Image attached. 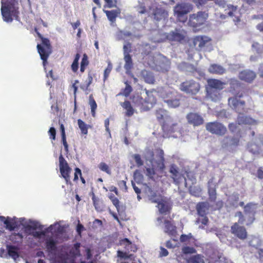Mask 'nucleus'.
Instances as JSON below:
<instances>
[{
	"label": "nucleus",
	"mask_w": 263,
	"mask_h": 263,
	"mask_svg": "<svg viewBox=\"0 0 263 263\" xmlns=\"http://www.w3.org/2000/svg\"><path fill=\"white\" fill-rule=\"evenodd\" d=\"M149 153L152 157L150 160L152 168H146V175L151 179H154L156 175L158 177H162L165 168L163 151L157 148L155 149V153Z\"/></svg>",
	"instance_id": "nucleus-1"
},
{
	"label": "nucleus",
	"mask_w": 263,
	"mask_h": 263,
	"mask_svg": "<svg viewBox=\"0 0 263 263\" xmlns=\"http://www.w3.org/2000/svg\"><path fill=\"white\" fill-rule=\"evenodd\" d=\"M156 118L161 126L163 131V137L168 138L177 131L178 126L177 123H174L172 118L170 116L167 110L159 108L155 112Z\"/></svg>",
	"instance_id": "nucleus-2"
},
{
	"label": "nucleus",
	"mask_w": 263,
	"mask_h": 263,
	"mask_svg": "<svg viewBox=\"0 0 263 263\" xmlns=\"http://www.w3.org/2000/svg\"><path fill=\"white\" fill-rule=\"evenodd\" d=\"M17 0H2L1 13L4 21L9 23L13 21L12 16L18 17L19 12Z\"/></svg>",
	"instance_id": "nucleus-3"
},
{
	"label": "nucleus",
	"mask_w": 263,
	"mask_h": 263,
	"mask_svg": "<svg viewBox=\"0 0 263 263\" xmlns=\"http://www.w3.org/2000/svg\"><path fill=\"white\" fill-rule=\"evenodd\" d=\"M207 83L206 91L208 96L212 100L219 99L220 93L218 90H222L226 83L215 79H209L207 80Z\"/></svg>",
	"instance_id": "nucleus-4"
},
{
	"label": "nucleus",
	"mask_w": 263,
	"mask_h": 263,
	"mask_svg": "<svg viewBox=\"0 0 263 263\" xmlns=\"http://www.w3.org/2000/svg\"><path fill=\"white\" fill-rule=\"evenodd\" d=\"M39 37L41 40L42 45L37 44V49L41 59L45 66L47 63V59L52 51V47L48 39L44 37L41 33L37 32Z\"/></svg>",
	"instance_id": "nucleus-5"
},
{
	"label": "nucleus",
	"mask_w": 263,
	"mask_h": 263,
	"mask_svg": "<svg viewBox=\"0 0 263 263\" xmlns=\"http://www.w3.org/2000/svg\"><path fill=\"white\" fill-rule=\"evenodd\" d=\"M193 9V6L188 3H178L174 8V15L180 22H184L187 19L186 15Z\"/></svg>",
	"instance_id": "nucleus-6"
},
{
	"label": "nucleus",
	"mask_w": 263,
	"mask_h": 263,
	"mask_svg": "<svg viewBox=\"0 0 263 263\" xmlns=\"http://www.w3.org/2000/svg\"><path fill=\"white\" fill-rule=\"evenodd\" d=\"M243 97V93L238 91L233 97L228 99V104L230 107L236 112L240 114L241 112H247L245 109L246 102L240 100V98Z\"/></svg>",
	"instance_id": "nucleus-7"
},
{
	"label": "nucleus",
	"mask_w": 263,
	"mask_h": 263,
	"mask_svg": "<svg viewBox=\"0 0 263 263\" xmlns=\"http://www.w3.org/2000/svg\"><path fill=\"white\" fill-rule=\"evenodd\" d=\"M179 89L186 94L196 95L200 91V85L194 80H187L180 84Z\"/></svg>",
	"instance_id": "nucleus-8"
},
{
	"label": "nucleus",
	"mask_w": 263,
	"mask_h": 263,
	"mask_svg": "<svg viewBox=\"0 0 263 263\" xmlns=\"http://www.w3.org/2000/svg\"><path fill=\"white\" fill-rule=\"evenodd\" d=\"M152 96L153 98L152 100L150 99L147 100L146 98L143 99L141 94L136 93L132 96L131 100L135 106L139 107L141 110L145 111L148 109L147 104H153L156 102V98L153 95Z\"/></svg>",
	"instance_id": "nucleus-9"
},
{
	"label": "nucleus",
	"mask_w": 263,
	"mask_h": 263,
	"mask_svg": "<svg viewBox=\"0 0 263 263\" xmlns=\"http://www.w3.org/2000/svg\"><path fill=\"white\" fill-rule=\"evenodd\" d=\"M208 16V13L202 11L190 14L188 24L193 28H197L203 25L206 22Z\"/></svg>",
	"instance_id": "nucleus-10"
},
{
	"label": "nucleus",
	"mask_w": 263,
	"mask_h": 263,
	"mask_svg": "<svg viewBox=\"0 0 263 263\" xmlns=\"http://www.w3.org/2000/svg\"><path fill=\"white\" fill-rule=\"evenodd\" d=\"M205 128L209 133L217 136H223L227 132L226 127L218 121L207 123L205 125Z\"/></svg>",
	"instance_id": "nucleus-11"
},
{
	"label": "nucleus",
	"mask_w": 263,
	"mask_h": 263,
	"mask_svg": "<svg viewBox=\"0 0 263 263\" xmlns=\"http://www.w3.org/2000/svg\"><path fill=\"white\" fill-rule=\"evenodd\" d=\"M60 172L62 177L65 179L67 184H71L70 174L71 168L69 167L67 162L62 155L59 156Z\"/></svg>",
	"instance_id": "nucleus-12"
},
{
	"label": "nucleus",
	"mask_w": 263,
	"mask_h": 263,
	"mask_svg": "<svg viewBox=\"0 0 263 263\" xmlns=\"http://www.w3.org/2000/svg\"><path fill=\"white\" fill-rule=\"evenodd\" d=\"M231 232L237 238L240 240H245L247 238L248 233L243 226L238 224V223H234L231 227Z\"/></svg>",
	"instance_id": "nucleus-13"
},
{
	"label": "nucleus",
	"mask_w": 263,
	"mask_h": 263,
	"mask_svg": "<svg viewBox=\"0 0 263 263\" xmlns=\"http://www.w3.org/2000/svg\"><path fill=\"white\" fill-rule=\"evenodd\" d=\"M170 173L171 174V178L173 180V182L177 185H179L183 179L185 186H186L187 182L186 178L183 175L181 174L178 171V168L175 164L171 165L170 167Z\"/></svg>",
	"instance_id": "nucleus-14"
},
{
	"label": "nucleus",
	"mask_w": 263,
	"mask_h": 263,
	"mask_svg": "<svg viewBox=\"0 0 263 263\" xmlns=\"http://www.w3.org/2000/svg\"><path fill=\"white\" fill-rule=\"evenodd\" d=\"M149 11L152 10V15L154 19L157 21L165 20L168 17L167 12L161 7H155L154 6L149 7Z\"/></svg>",
	"instance_id": "nucleus-15"
},
{
	"label": "nucleus",
	"mask_w": 263,
	"mask_h": 263,
	"mask_svg": "<svg viewBox=\"0 0 263 263\" xmlns=\"http://www.w3.org/2000/svg\"><path fill=\"white\" fill-rule=\"evenodd\" d=\"M186 118L188 123L194 126L201 125L204 123L202 117L197 113L189 112L187 114Z\"/></svg>",
	"instance_id": "nucleus-16"
},
{
	"label": "nucleus",
	"mask_w": 263,
	"mask_h": 263,
	"mask_svg": "<svg viewBox=\"0 0 263 263\" xmlns=\"http://www.w3.org/2000/svg\"><path fill=\"white\" fill-rule=\"evenodd\" d=\"M0 220L3 221L6 225V229L9 231H13L18 228V222L15 220V217L13 218L7 217L6 218L3 216H0Z\"/></svg>",
	"instance_id": "nucleus-17"
},
{
	"label": "nucleus",
	"mask_w": 263,
	"mask_h": 263,
	"mask_svg": "<svg viewBox=\"0 0 263 263\" xmlns=\"http://www.w3.org/2000/svg\"><path fill=\"white\" fill-rule=\"evenodd\" d=\"M256 77L255 72L249 69H245L240 71L238 75V78L240 80L249 83L252 82Z\"/></svg>",
	"instance_id": "nucleus-18"
},
{
	"label": "nucleus",
	"mask_w": 263,
	"mask_h": 263,
	"mask_svg": "<svg viewBox=\"0 0 263 263\" xmlns=\"http://www.w3.org/2000/svg\"><path fill=\"white\" fill-rule=\"evenodd\" d=\"M166 37L171 41L181 42L184 40L185 35L182 31L176 29L174 31H171L168 33Z\"/></svg>",
	"instance_id": "nucleus-19"
},
{
	"label": "nucleus",
	"mask_w": 263,
	"mask_h": 263,
	"mask_svg": "<svg viewBox=\"0 0 263 263\" xmlns=\"http://www.w3.org/2000/svg\"><path fill=\"white\" fill-rule=\"evenodd\" d=\"M210 41L211 39L206 36L198 35L193 38V43L195 47L200 50Z\"/></svg>",
	"instance_id": "nucleus-20"
},
{
	"label": "nucleus",
	"mask_w": 263,
	"mask_h": 263,
	"mask_svg": "<svg viewBox=\"0 0 263 263\" xmlns=\"http://www.w3.org/2000/svg\"><path fill=\"white\" fill-rule=\"evenodd\" d=\"M237 123L239 125H254L256 124L257 121L251 117L243 115L241 112L237 118Z\"/></svg>",
	"instance_id": "nucleus-21"
},
{
	"label": "nucleus",
	"mask_w": 263,
	"mask_h": 263,
	"mask_svg": "<svg viewBox=\"0 0 263 263\" xmlns=\"http://www.w3.org/2000/svg\"><path fill=\"white\" fill-rule=\"evenodd\" d=\"M208 193L209 200L211 202H215L217 198L216 186L213 183V180L210 179L208 182Z\"/></svg>",
	"instance_id": "nucleus-22"
},
{
	"label": "nucleus",
	"mask_w": 263,
	"mask_h": 263,
	"mask_svg": "<svg viewBox=\"0 0 263 263\" xmlns=\"http://www.w3.org/2000/svg\"><path fill=\"white\" fill-rule=\"evenodd\" d=\"M164 232L171 236L175 237L177 235L176 227L168 220H165Z\"/></svg>",
	"instance_id": "nucleus-23"
},
{
	"label": "nucleus",
	"mask_w": 263,
	"mask_h": 263,
	"mask_svg": "<svg viewBox=\"0 0 263 263\" xmlns=\"http://www.w3.org/2000/svg\"><path fill=\"white\" fill-rule=\"evenodd\" d=\"M198 8L202 6L207 3L208 1H214L215 4L221 7H224L226 5V0H191Z\"/></svg>",
	"instance_id": "nucleus-24"
},
{
	"label": "nucleus",
	"mask_w": 263,
	"mask_h": 263,
	"mask_svg": "<svg viewBox=\"0 0 263 263\" xmlns=\"http://www.w3.org/2000/svg\"><path fill=\"white\" fill-rule=\"evenodd\" d=\"M229 138V136H226L222 141V146L223 147H227L229 146H237L239 144L240 137H233L230 139V143L228 142Z\"/></svg>",
	"instance_id": "nucleus-25"
},
{
	"label": "nucleus",
	"mask_w": 263,
	"mask_h": 263,
	"mask_svg": "<svg viewBox=\"0 0 263 263\" xmlns=\"http://www.w3.org/2000/svg\"><path fill=\"white\" fill-rule=\"evenodd\" d=\"M209 204L206 202H200L196 205V210L198 214L200 216L206 215L209 210Z\"/></svg>",
	"instance_id": "nucleus-26"
},
{
	"label": "nucleus",
	"mask_w": 263,
	"mask_h": 263,
	"mask_svg": "<svg viewBox=\"0 0 263 263\" xmlns=\"http://www.w3.org/2000/svg\"><path fill=\"white\" fill-rule=\"evenodd\" d=\"M118 245L124 246L125 249L127 250L136 252L137 250L136 246L132 244V242L126 238L121 239L119 240Z\"/></svg>",
	"instance_id": "nucleus-27"
},
{
	"label": "nucleus",
	"mask_w": 263,
	"mask_h": 263,
	"mask_svg": "<svg viewBox=\"0 0 263 263\" xmlns=\"http://www.w3.org/2000/svg\"><path fill=\"white\" fill-rule=\"evenodd\" d=\"M45 247L49 253H52L57 250V241L52 237L45 240Z\"/></svg>",
	"instance_id": "nucleus-28"
},
{
	"label": "nucleus",
	"mask_w": 263,
	"mask_h": 263,
	"mask_svg": "<svg viewBox=\"0 0 263 263\" xmlns=\"http://www.w3.org/2000/svg\"><path fill=\"white\" fill-rule=\"evenodd\" d=\"M228 82L230 85L229 91L234 96L238 92L237 89L240 87L241 84L235 78L229 79Z\"/></svg>",
	"instance_id": "nucleus-29"
},
{
	"label": "nucleus",
	"mask_w": 263,
	"mask_h": 263,
	"mask_svg": "<svg viewBox=\"0 0 263 263\" xmlns=\"http://www.w3.org/2000/svg\"><path fill=\"white\" fill-rule=\"evenodd\" d=\"M141 76L145 83L153 84L155 82V77L152 72L145 69L142 70Z\"/></svg>",
	"instance_id": "nucleus-30"
},
{
	"label": "nucleus",
	"mask_w": 263,
	"mask_h": 263,
	"mask_svg": "<svg viewBox=\"0 0 263 263\" xmlns=\"http://www.w3.org/2000/svg\"><path fill=\"white\" fill-rule=\"evenodd\" d=\"M244 213L245 215L251 214L255 215L257 212V204L250 202L244 206Z\"/></svg>",
	"instance_id": "nucleus-31"
},
{
	"label": "nucleus",
	"mask_w": 263,
	"mask_h": 263,
	"mask_svg": "<svg viewBox=\"0 0 263 263\" xmlns=\"http://www.w3.org/2000/svg\"><path fill=\"white\" fill-rule=\"evenodd\" d=\"M209 71L211 73L221 75L225 73L226 69L220 65L214 64L210 66Z\"/></svg>",
	"instance_id": "nucleus-32"
},
{
	"label": "nucleus",
	"mask_w": 263,
	"mask_h": 263,
	"mask_svg": "<svg viewBox=\"0 0 263 263\" xmlns=\"http://www.w3.org/2000/svg\"><path fill=\"white\" fill-rule=\"evenodd\" d=\"M9 239L13 243L19 245L23 242V235L22 233H13L10 235Z\"/></svg>",
	"instance_id": "nucleus-33"
},
{
	"label": "nucleus",
	"mask_w": 263,
	"mask_h": 263,
	"mask_svg": "<svg viewBox=\"0 0 263 263\" xmlns=\"http://www.w3.org/2000/svg\"><path fill=\"white\" fill-rule=\"evenodd\" d=\"M104 12L105 13L109 21L111 23H115L117 17L120 14V11L119 9L105 10Z\"/></svg>",
	"instance_id": "nucleus-34"
},
{
	"label": "nucleus",
	"mask_w": 263,
	"mask_h": 263,
	"mask_svg": "<svg viewBox=\"0 0 263 263\" xmlns=\"http://www.w3.org/2000/svg\"><path fill=\"white\" fill-rule=\"evenodd\" d=\"M247 148L250 153L253 154H258L261 152L260 145L254 142H249L247 144Z\"/></svg>",
	"instance_id": "nucleus-35"
},
{
	"label": "nucleus",
	"mask_w": 263,
	"mask_h": 263,
	"mask_svg": "<svg viewBox=\"0 0 263 263\" xmlns=\"http://www.w3.org/2000/svg\"><path fill=\"white\" fill-rule=\"evenodd\" d=\"M121 106L126 110L125 116L127 117H131L134 114V109L128 101H125L121 104Z\"/></svg>",
	"instance_id": "nucleus-36"
},
{
	"label": "nucleus",
	"mask_w": 263,
	"mask_h": 263,
	"mask_svg": "<svg viewBox=\"0 0 263 263\" xmlns=\"http://www.w3.org/2000/svg\"><path fill=\"white\" fill-rule=\"evenodd\" d=\"M124 59L125 61L124 68L127 72L130 71L133 67V63L131 55L127 53L124 55Z\"/></svg>",
	"instance_id": "nucleus-37"
},
{
	"label": "nucleus",
	"mask_w": 263,
	"mask_h": 263,
	"mask_svg": "<svg viewBox=\"0 0 263 263\" xmlns=\"http://www.w3.org/2000/svg\"><path fill=\"white\" fill-rule=\"evenodd\" d=\"M7 249L8 255L14 259H16L18 257L17 250L18 248L14 246L7 245Z\"/></svg>",
	"instance_id": "nucleus-38"
},
{
	"label": "nucleus",
	"mask_w": 263,
	"mask_h": 263,
	"mask_svg": "<svg viewBox=\"0 0 263 263\" xmlns=\"http://www.w3.org/2000/svg\"><path fill=\"white\" fill-rule=\"evenodd\" d=\"M89 105L90 106L91 113L93 117L96 116V110L97 108V104L95 100L93 95L91 94L89 96Z\"/></svg>",
	"instance_id": "nucleus-39"
},
{
	"label": "nucleus",
	"mask_w": 263,
	"mask_h": 263,
	"mask_svg": "<svg viewBox=\"0 0 263 263\" xmlns=\"http://www.w3.org/2000/svg\"><path fill=\"white\" fill-rule=\"evenodd\" d=\"M189 191L191 195L195 197H199L201 195L202 190L199 186H190Z\"/></svg>",
	"instance_id": "nucleus-40"
},
{
	"label": "nucleus",
	"mask_w": 263,
	"mask_h": 263,
	"mask_svg": "<svg viewBox=\"0 0 263 263\" xmlns=\"http://www.w3.org/2000/svg\"><path fill=\"white\" fill-rule=\"evenodd\" d=\"M153 202H157V201L154 200ZM157 206L159 209L160 213L161 214L166 213L167 212H168L170 210L168 205L166 203L163 202H158Z\"/></svg>",
	"instance_id": "nucleus-41"
},
{
	"label": "nucleus",
	"mask_w": 263,
	"mask_h": 263,
	"mask_svg": "<svg viewBox=\"0 0 263 263\" xmlns=\"http://www.w3.org/2000/svg\"><path fill=\"white\" fill-rule=\"evenodd\" d=\"M203 257L200 254L191 256L187 260V263H204Z\"/></svg>",
	"instance_id": "nucleus-42"
},
{
	"label": "nucleus",
	"mask_w": 263,
	"mask_h": 263,
	"mask_svg": "<svg viewBox=\"0 0 263 263\" xmlns=\"http://www.w3.org/2000/svg\"><path fill=\"white\" fill-rule=\"evenodd\" d=\"M52 227L53 226L51 225L45 231H35L33 232L32 233H30V234H31L34 238H40L42 236H45L46 232H51Z\"/></svg>",
	"instance_id": "nucleus-43"
},
{
	"label": "nucleus",
	"mask_w": 263,
	"mask_h": 263,
	"mask_svg": "<svg viewBox=\"0 0 263 263\" xmlns=\"http://www.w3.org/2000/svg\"><path fill=\"white\" fill-rule=\"evenodd\" d=\"M78 124L79 127L80 128L81 133L83 135H87L88 133V128L89 126L86 124L81 119L78 120Z\"/></svg>",
	"instance_id": "nucleus-44"
},
{
	"label": "nucleus",
	"mask_w": 263,
	"mask_h": 263,
	"mask_svg": "<svg viewBox=\"0 0 263 263\" xmlns=\"http://www.w3.org/2000/svg\"><path fill=\"white\" fill-rule=\"evenodd\" d=\"M125 84L126 85L125 87L122 90V92L119 93L118 95H122L127 97L132 91L133 88L132 86L128 83L127 81L125 82Z\"/></svg>",
	"instance_id": "nucleus-45"
},
{
	"label": "nucleus",
	"mask_w": 263,
	"mask_h": 263,
	"mask_svg": "<svg viewBox=\"0 0 263 263\" xmlns=\"http://www.w3.org/2000/svg\"><path fill=\"white\" fill-rule=\"evenodd\" d=\"M164 102L170 107L176 108L180 105V100L176 98L165 100Z\"/></svg>",
	"instance_id": "nucleus-46"
},
{
	"label": "nucleus",
	"mask_w": 263,
	"mask_h": 263,
	"mask_svg": "<svg viewBox=\"0 0 263 263\" xmlns=\"http://www.w3.org/2000/svg\"><path fill=\"white\" fill-rule=\"evenodd\" d=\"M88 64L89 61L88 60V57L86 53H84L83 55L82 59L81 62L80 71L81 72H84Z\"/></svg>",
	"instance_id": "nucleus-47"
},
{
	"label": "nucleus",
	"mask_w": 263,
	"mask_h": 263,
	"mask_svg": "<svg viewBox=\"0 0 263 263\" xmlns=\"http://www.w3.org/2000/svg\"><path fill=\"white\" fill-rule=\"evenodd\" d=\"M79 176H80V179L82 183L85 184L86 183V181L85 179L82 176L81 170L78 167H76L74 169V174L73 178L74 181H77L78 180Z\"/></svg>",
	"instance_id": "nucleus-48"
},
{
	"label": "nucleus",
	"mask_w": 263,
	"mask_h": 263,
	"mask_svg": "<svg viewBox=\"0 0 263 263\" xmlns=\"http://www.w3.org/2000/svg\"><path fill=\"white\" fill-rule=\"evenodd\" d=\"M80 58V54L77 53L74 57V60L71 64V69L74 72H76L79 68V60Z\"/></svg>",
	"instance_id": "nucleus-49"
},
{
	"label": "nucleus",
	"mask_w": 263,
	"mask_h": 263,
	"mask_svg": "<svg viewBox=\"0 0 263 263\" xmlns=\"http://www.w3.org/2000/svg\"><path fill=\"white\" fill-rule=\"evenodd\" d=\"M98 167L101 171L105 172L108 175H110L111 174V172L109 166L105 162H101L98 165Z\"/></svg>",
	"instance_id": "nucleus-50"
},
{
	"label": "nucleus",
	"mask_w": 263,
	"mask_h": 263,
	"mask_svg": "<svg viewBox=\"0 0 263 263\" xmlns=\"http://www.w3.org/2000/svg\"><path fill=\"white\" fill-rule=\"evenodd\" d=\"M182 252L185 255L194 254L196 253V250L193 247L185 246L182 248Z\"/></svg>",
	"instance_id": "nucleus-51"
},
{
	"label": "nucleus",
	"mask_w": 263,
	"mask_h": 263,
	"mask_svg": "<svg viewBox=\"0 0 263 263\" xmlns=\"http://www.w3.org/2000/svg\"><path fill=\"white\" fill-rule=\"evenodd\" d=\"M235 217H238V222L236 223H238V224H242L246 222V217L243 215L241 211H238L235 213Z\"/></svg>",
	"instance_id": "nucleus-52"
},
{
	"label": "nucleus",
	"mask_w": 263,
	"mask_h": 263,
	"mask_svg": "<svg viewBox=\"0 0 263 263\" xmlns=\"http://www.w3.org/2000/svg\"><path fill=\"white\" fill-rule=\"evenodd\" d=\"M112 69V65L110 62H108L107 67L104 70V81H106L108 77H109V75Z\"/></svg>",
	"instance_id": "nucleus-53"
},
{
	"label": "nucleus",
	"mask_w": 263,
	"mask_h": 263,
	"mask_svg": "<svg viewBox=\"0 0 263 263\" xmlns=\"http://www.w3.org/2000/svg\"><path fill=\"white\" fill-rule=\"evenodd\" d=\"M92 200L93 202V205L95 207V209L97 211L100 210V200L99 198L95 196V194L93 192H92Z\"/></svg>",
	"instance_id": "nucleus-54"
},
{
	"label": "nucleus",
	"mask_w": 263,
	"mask_h": 263,
	"mask_svg": "<svg viewBox=\"0 0 263 263\" xmlns=\"http://www.w3.org/2000/svg\"><path fill=\"white\" fill-rule=\"evenodd\" d=\"M133 158L138 167L141 166L143 165V161L141 159V156L139 154L134 155Z\"/></svg>",
	"instance_id": "nucleus-55"
},
{
	"label": "nucleus",
	"mask_w": 263,
	"mask_h": 263,
	"mask_svg": "<svg viewBox=\"0 0 263 263\" xmlns=\"http://www.w3.org/2000/svg\"><path fill=\"white\" fill-rule=\"evenodd\" d=\"M255 215H251V214H248V215H245L246 220V226H250L253 223V222L254 221V220L255 219Z\"/></svg>",
	"instance_id": "nucleus-56"
},
{
	"label": "nucleus",
	"mask_w": 263,
	"mask_h": 263,
	"mask_svg": "<svg viewBox=\"0 0 263 263\" xmlns=\"http://www.w3.org/2000/svg\"><path fill=\"white\" fill-rule=\"evenodd\" d=\"M43 228V226L39 225L38 223L36 222H34L33 223L32 225H27L26 227V229L27 230H36V229H42Z\"/></svg>",
	"instance_id": "nucleus-57"
},
{
	"label": "nucleus",
	"mask_w": 263,
	"mask_h": 263,
	"mask_svg": "<svg viewBox=\"0 0 263 263\" xmlns=\"http://www.w3.org/2000/svg\"><path fill=\"white\" fill-rule=\"evenodd\" d=\"M227 7L228 9L230 10L229 12L228 13V16L233 17L234 15V12L237 9V6L229 4L228 5Z\"/></svg>",
	"instance_id": "nucleus-58"
},
{
	"label": "nucleus",
	"mask_w": 263,
	"mask_h": 263,
	"mask_svg": "<svg viewBox=\"0 0 263 263\" xmlns=\"http://www.w3.org/2000/svg\"><path fill=\"white\" fill-rule=\"evenodd\" d=\"M84 230H85L84 227L83 226V225L82 224L80 223V220H78V224L77 226V228H76V231H77V233L79 235H80L81 236L82 231H83Z\"/></svg>",
	"instance_id": "nucleus-59"
},
{
	"label": "nucleus",
	"mask_w": 263,
	"mask_h": 263,
	"mask_svg": "<svg viewBox=\"0 0 263 263\" xmlns=\"http://www.w3.org/2000/svg\"><path fill=\"white\" fill-rule=\"evenodd\" d=\"M48 134L49 135L50 139L53 140H54L55 139L56 130L54 127H51L50 128L48 131Z\"/></svg>",
	"instance_id": "nucleus-60"
},
{
	"label": "nucleus",
	"mask_w": 263,
	"mask_h": 263,
	"mask_svg": "<svg viewBox=\"0 0 263 263\" xmlns=\"http://www.w3.org/2000/svg\"><path fill=\"white\" fill-rule=\"evenodd\" d=\"M118 185L120 187V189L122 190H124L125 191H127V187L126 185V182L125 181L121 180L118 182Z\"/></svg>",
	"instance_id": "nucleus-61"
},
{
	"label": "nucleus",
	"mask_w": 263,
	"mask_h": 263,
	"mask_svg": "<svg viewBox=\"0 0 263 263\" xmlns=\"http://www.w3.org/2000/svg\"><path fill=\"white\" fill-rule=\"evenodd\" d=\"M117 255L119 257L124 259H128L130 257V255H128L126 252L119 250L117 251Z\"/></svg>",
	"instance_id": "nucleus-62"
},
{
	"label": "nucleus",
	"mask_w": 263,
	"mask_h": 263,
	"mask_svg": "<svg viewBox=\"0 0 263 263\" xmlns=\"http://www.w3.org/2000/svg\"><path fill=\"white\" fill-rule=\"evenodd\" d=\"M124 55L126 54L127 53L129 54L131 52V44L128 43L126 45H124L123 46Z\"/></svg>",
	"instance_id": "nucleus-63"
},
{
	"label": "nucleus",
	"mask_w": 263,
	"mask_h": 263,
	"mask_svg": "<svg viewBox=\"0 0 263 263\" xmlns=\"http://www.w3.org/2000/svg\"><path fill=\"white\" fill-rule=\"evenodd\" d=\"M202 218L201 219H198L197 221L200 222L203 226H207L209 222V219L206 216V215L204 216H201Z\"/></svg>",
	"instance_id": "nucleus-64"
}]
</instances>
